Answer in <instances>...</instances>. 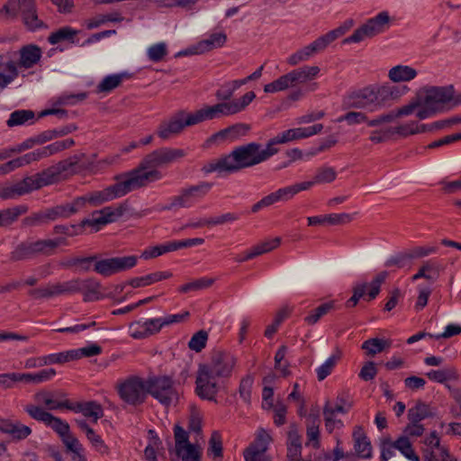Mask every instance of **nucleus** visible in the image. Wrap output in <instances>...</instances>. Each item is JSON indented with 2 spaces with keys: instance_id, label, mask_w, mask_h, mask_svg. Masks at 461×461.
I'll use <instances>...</instances> for the list:
<instances>
[{
  "instance_id": "3",
  "label": "nucleus",
  "mask_w": 461,
  "mask_h": 461,
  "mask_svg": "<svg viewBox=\"0 0 461 461\" xmlns=\"http://www.w3.org/2000/svg\"><path fill=\"white\" fill-rule=\"evenodd\" d=\"M144 178L145 177L139 176H131L127 172L123 175L115 176V179L117 180L115 184L111 185L103 190L95 191L86 195L78 196L77 199L84 200V209L86 208V203H90L93 206H98L104 203L122 197L134 190L140 189V185L141 184L143 185L142 181Z\"/></svg>"
},
{
  "instance_id": "37",
  "label": "nucleus",
  "mask_w": 461,
  "mask_h": 461,
  "mask_svg": "<svg viewBox=\"0 0 461 461\" xmlns=\"http://www.w3.org/2000/svg\"><path fill=\"white\" fill-rule=\"evenodd\" d=\"M353 438L355 441L354 448L357 455L362 458H370L372 456V446L360 428L354 431Z\"/></svg>"
},
{
  "instance_id": "51",
  "label": "nucleus",
  "mask_w": 461,
  "mask_h": 461,
  "mask_svg": "<svg viewBox=\"0 0 461 461\" xmlns=\"http://www.w3.org/2000/svg\"><path fill=\"white\" fill-rule=\"evenodd\" d=\"M34 119V113L31 110H16L10 114L6 123L9 127L23 125Z\"/></svg>"
},
{
  "instance_id": "29",
  "label": "nucleus",
  "mask_w": 461,
  "mask_h": 461,
  "mask_svg": "<svg viewBox=\"0 0 461 461\" xmlns=\"http://www.w3.org/2000/svg\"><path fill=\"white\" fill-rule=\"evenodd\" d=\"M417 107L416 104H410L408 105L402 106L398 109L396 112H390L386 114L378 115L376 118L372 119L367 122V126L369 127H378L384 123L393 122L395 119L411 114L415 108Z\"/></svg>"
},
{
  "instance_id": "58",
  "label": "nucleus",
  "mask_w": 461,
  "mask_h": 461,
  "mask_svg": "<svg viewBox=\"0 0 461 461\" xmlns=\"http://www.w3.org/2000/svg\"><path fill=\"white\" fill-rule=\"evenodd\" d=\"M95 260V256H89L86 258H70L63 265L67 267H78L80 270L87 272L91 268L92 263Z\"/></svg>"
},
{
  "instance_id": "49",
  "label": "nucleus",
  "mask_w": 461,
  "mask_h": 461,
  "mask_svg": "<svg viewBox=\"0 0 461 461\" xmlns=\"http://www.w3.org/2000/svg\"><path fill=\"white\" fill-rule=\"evenodd\" d=\"M34 400L38 403H43L48 410H58L65 408L63 405L66 402H69V400L58 402L52 399V395L50 392L41 391L34 394Z\"/></svg>"
},
{
  "instance_id": "44",
  "label": "nucleus",
  "mask_w": 461,
  "mask_h": 461,
  "mask_svg": "<svg viewBox=\"0 0 461 461\" xmlns=\"http://www.w3.org/2000/svg\"><path fill=\"white\" fill-rule=\"evenodd\" d=\"M50 222L48 209L31 213L22 221L23 228H30Z\"/></svg>"
},
{
  "instance_id": "41",
  "label": "nucleus",
  "mask_w": 461,
  "mask_h": 461,
  "mask_svg": "<svg viewBox=\"0 0 461 461\" xmlns=\"http://www.w3.org/2000/svg\"><path fill=\"white\" fill-rule=\"evenodd\" d=\"M417 76V71L411 67L398 65L389 70L388 77L393 82L411 81Z\"/></svg>"
},
{
  "instance_id": "31",
  "label": "nucleus",
  "mask_w": 461,
  "mask_h": 461,
  "mask_svg": "<svg viewBox=\"0 0 461 461\" xmlns=\"http://www.w3.org/2000/svg\"><path fill=\"white\" fill-rule=\"evenodd\" d=\"M336 176L337 173L332 167H324L316 171L312 180L296 183L295 185L305 186L301 189L302 192L312 188L316 184L330 183Z\"/></svg>"
},
{
  "instance_id": "22",
  "label": "nucleus",
  "mask_w": 461,
  "mask_h": 461,
  "mask_svg": "<svg viewBox=\"0 0 461 461\" xmlns=\"http://www.w3.org/2000/svg\"><path fill=\"white\" fill-rule=\"evenodd\" d=\"M63 405H65L67 410L74 412H82L85 417L92 419L95 423L104 416V410L101 404L95 401L85 402H72L69 401V402H66Z\"/></svg>"
},
{
  "instance_id": "5",
  "label": "nucleus",
  "mask_w": 461,
  "mask_h": 461,
  "mask_svg": "<svg viewBox=\"0 0 461 461\" xmlns=\"http://www.w3.org/2000/svg\"><path fill=\"white\" fill-rule=\"evenodd\" d=\"M61 244H66V239L23 240L18 243L11 251L9 259L12 262H18L31 260L39 256L49 257L53 255L56 249Z\"/></svg>"
},
{
  "instance_id": "4",
  "label": "nucleus",
  "mask_w": 461,
  "mask_h": 461,
  "mask_svg": "<svg viewBox=\"0 0 461 461\" xmlns=\"http://www.w3.org/2000/svg\"><path fill=\"white\" fill-rule=\"evenodd\" d=\"M0 14L6 20H14L20 14L25 29L32 32L49 28L38 15L35 0H7Z\"/></svg>"
},
{
  "instance_id": "45",
  "label": "nucleus",
  "mask_w": 461,
  "mask_h": 461,
  "mask_svg": "<svg viewBox=\"0 0 461 461\" xmlns=\"http://www.w3.org/2000/svg\"><path fill=\"white\" fill-rule=\"evenodd\" d=\"M281 239L276 237L272 240H266L260 244L252 247L247 251V258H254L262 254L267 253L280 245Z\"/></svg>"
},
{
  "instance_id": "27",
  "label": "nucleus",
  "mask_w": 461,
  "mask_h": 461,
  "mask_svg": "<svg viewBox=\"0 0 461 461\" xmlns=\"http://www.w3.org/2000/svg\"><path fill=\"white\" fill-rule=\"evenodd\" d=\"M18 66L26 69L33 68L42 56L41 49L35 44L23 46L19 50Z\"/></svg>"
},
{
  "instance_id": "23",
  "label": "nucleus",
  "mask_w": 461,
  "mask_h": 461,
  "mask_svg": "<svg viewBox=\"0 0 461 461\" xmlns=\"http://www.w3.org/2000/svg\"><path fill=\"white\" fill-rule=\"evenodd\" d=\"M47 209L50 221L58 219H67L84 210V200L75 198L71 203L58 204Z\"/></svg>"
},
{
  "instance_id": "14",
  "label": "nucleus",
  "mask_w": 461,
  "mask_h": 461,
  "mask_svg": "<svg viewBox=\"0 0 461 461\" xmlns=\"http://www.w3.org/2000/svg\"><path fill=\"white\" fill-rule=\"evenodd\" d=\"M127 210V203H122L116 207L107 206L99 211H95L90 218L81 221V227H92L95 231H98L102 226L116 221Z\"/></svg>"
},
{
  "instance_id": "46",
  "label": "nucleus",
  "mask_w": 461,
  "mask_h": 461,
  "mask_svg": "<svg viewBox=\"0 0 461 461\" xmlns=\"http://www.w3.org/2000/svg\"><path fill=\"white\" fill-rule=\"evenodd\" d=\"M393 444L395 449L399 450L409 460L420 461V457L415 454L407 436L398 438Z\"/></svg>"
},
{
  "instance_id": "43",
  "label": "nucleus",
  "mask_w": 461,
  "mask_h": 461,
  "mask_svg": "<svg viewBox=\"0 0 461 461\" xmlns=\"http://www.w3.org/2000/svg\"><path fill=\"white\" fill-rule=\"evenodd\" d=\"M202 171L204 174H210V173H212V172L232 173V169H231V167H230V163L228 155L224 156L222 158H220L218 159H215V160H212V161H210V162L206 163L202 167Z\"/></svg>"
},
{
  "instance_id": "2",
  "label": "nucleus",
  "mask_w": 461,
  "mask_h": 461,
  "mask_svg": "<svg viewBox=\"0 0 461 461\" xmlns=\"http://www.w3.org/2000/svg\"><path fill=\"white\" fill-rule=\"evenodd\" d=\"M187 152L184 149H176L163 147L147 154L140 161L138 167L129 171L131 176H139L145 177L140 188L147 186L149 183L159 180L162 177L161 173L157 170L158 167H167L172 163L177 162L186 156Z\"/></svg>"
},
{
  "instance_id": "20",
  "label": "nucleus",
  "mask_w": 461,
  "mask_h": 461,
  "mask_svg": "<svg viewBox=\"0 0 461 461\" xmlns=\"http://www.w3.org/2000/svg\"><path fill=\"white\" fill-rule=\"evenodd\" d=\"M230 115H233L230 103L221 102L213 105H205L194 113H192L193 118L187 122H193L196 125L205 121L220 119Z\"/></svg>"
},
{
  "instance_id": "36",
  "label": "nucleus",
  "mask_w": 461,
  "mask_h": 461,
  "mask_svg": "<svg viewBox=\"0 0 461 461\" xmlns=\"http://www.w3.org/2000/svg\"><path fill=\"white\" fill-rule=\"evenodd\" d=\"M31 193L26 177L15 184L0 190V198L4 200L15 199Z\"/></svg>"
},
{
  "instance_id": "6",
  "label": "nucleus",
  "mask_w": 461,
  "mask_h": 461,
  "mask_svg": "<svg viewBox=\"0 0 461 461\" xmlns=\"http://www.w3.org/2000/svg\"><path fill=\"white\" fill-rule=\"evenodd\" d=\"M212 183L201 182L198 185L182 188L177 195L172 196L169 203L158 205L157 211H176L180 208L191 207L203 199L212 189Z\"/></svg>"
},
{
  "instance_id": "8",
  "label": "nucleus",
  "mask_w": 461,
  "mask_h": 461,
  "mask_svg": "<svg viewBox=\"0 0 461 461\" xmlns=\"http://www.w3.org/2000/svg\"><path fill=\"white\" fill-rule=\"evenodd\" d=\"M320 72L317 66H304L291 72L281 76L273 82L265 85L264 91L266 93H276L294 86L297 84L305 83L312 80Z\"/></svg>"
},
{
  "instance_id": "60",
  "label": "nucleus",
  "mask_w": 461,
  "mask_h": 461,
  "mask_svg": "<svg viewBox=\"0 0 461 461\" xmlns=\"http://www.w3.org/2000/svg\"><path fill=\"white\" fill-rule=\"evenodd\" d=\"M256 98L253 91L247 92L240 99L229 102L233 114L240 113Z\"/></svg>"
},
{
  "instance_id": "54",
  "label": "nucleus",
  "mask_w": 461,
  "mask_h": 461,
  "mask_svg": "<svg viewBox=\"0 0 461 461\" xmlns=\"http://www.w3.org/2000/svg\"><path fill=\"white\" fill-rule=\"evenodd\" d=\"M24 411L33 420L47 424L51 413L45 411L42 407L35 404H27L24 406Z\"/></svg>"
},
{
  "instance_id": "55",
  "label": "nucleus",
  "mask_w": 461,
  "mask_h": 461,
  "mask_svg": "<svg viewBox=\"0 0 461 461\" xmlns=\"http://www.w3.org/2000/svg\"><path fill=\"white\" fill-rule=\"evenodd\" d=\"M77 278L52 285L53 294L55 296L68 295L77 293L78 287L77 286Z\"/></svg>"
},
{
  "instance_id": "34",
  "label": "nucleus",
  "mask_w": 461,
  "mask_h": 461,
  "mask_svg": "<svg viewBox=\"0 0 461 461\" xmlns=\"http://www.w3.org/2000/svg\"><path fill=\"white\" fill-rule=\"evenodd\" d=\"M336 309L335 301L325 302L316 308L311 310L303 318L304 322L309 326L315 325L321 318Z\"/></svg>"
},
{
  "instance_id": "11",
  "label": "nucleus",
  "mask_w": 461,
  "mask_h": 461,
  "mask_svg": "<svg viewBox=\"0 0 461 461\" xmlns=\"http://www.w3.org/2000/svg\"><path fill=\"white\" fill-rule=\"evenodd\" d=\"M147 391L161 404L169 406L178 400V392L170 376H155L147 380Z\"/></svg>"
},
{
  "instance_id": "61",
  "label": "nucleus",
  "mask_w": 461,
  "mask_h": 461,
  "mask_svg": "<svg viewBox=\"0 0 461 461\" xmlns=\"http://www.w3.org/2000/svg\"><path fill=\"white\" fill-rule=\"evenodd\" d=\"M147 55L149 59L153 62L161 61L165 56L167 55V44L165 42H159L151 45L147 50Z\"/></svg>"
},
{
  "instance_id": "63",
  "label": "nucleus",
  "mask_w": 461,
  "mask_h": 461,
  "mask_svg": "<svg viewBox=\"0 0 461 461\" xmlns=\"http://www.w3.org/2000/svg\"><path fill=\"white\" fill-rule=\"evenodd\" d=\"M46 426L51 428L61 438H64L69 433V425L68 422L62 420L60 418L55 417L51 414Z\"/></svg>"
},
{
  "instance_id": "15",
  "label": "nucleus",
  "mask_w": 461,
  "mask_h": 461,
  "mask_svg": "<svg viewBox=\"0 0 461 461\" xmlns=\"http://www.w3.org/2000/svg\"><path fill=\"white\" fill-rule=\"evenodd\" d=\"M337 32L338 31H330L326 34L320 36L311 44L292 54L287 59V63L291 66H296L302 61L308 60L315 53L324 50L331 42L337 39Z\"/></svg>"
},
{
  "instance_id": "42",
  "label": "nucleus",
  "mask_w": 461,
  "mask_h": 461,
  "mask_svg": "<svg viewBox=\"0 0 461 461\" xmlns=\"http://www.w3.org/2000/svg\"><path fill=\"white\" fill-rule=\"evenodd\" d=\"M77 32H78L77 30L69 26H64L51 32L48 37V41L51 45H55L65 41L74 42V38L77 35Z\"/></svg>"
},
{
  "instance_id": "59",
  "label": "nucleus",
  "mask_w": 461,
  "mask_h": 461,
  "mask_svg": "<svg viewBox=\"0 0 461 461\" xmlns=\"http://www.w3.org/2000/svg\"><path fill=\"white\" fill-rule=\"evenodd\" d=\"M307 446H312L314 448L320 447V430H319V424L316 420V419H313L312 421L307 424Z\"/></svg>"
},
{
  "instance_id": "17",
  "label": "nucleus",
  "mask_w": 461,
  "mask_h": 461,
  "mask_svg": "<svg viewBox=\"0 0 461 461\" xmlns=\"http://www.w3.org/2000/svg\"><path fill=\"white\" fill-rule=\"evenodd\" d=\"M455 89L452 85L445 86H429L425 89L423 104L439 112L447 104H454Z\"/></svg>"
},
{
  "instance_id": "21",
  "label": "nucleus",
  "mask_w": 461,
  "mask_h": 461,
  "mask_svg": "<svg viewBox=\"0 0 461 461\" xmlns=\"http://www.w3.org/2000/svg\"><path fill=\"white\" fill-rule=\"evenodd\" d=\"M272 440L270 435L264 429H259L255 441L245 449L244 457L246 461H271L265 452Z\"/></svg>"
},
{
  "instance_id": "30",
  "label": "nucleus",
  "mask_w": 461,
  "mask_h": 461,
  "mask_svg": "<svg viewBox=\"0 0 461 461\" xmlns=\"http://www.w3.org/2000/svg\"><path fill=\"white\" fill-rule=\"evenodd\" d=\"M375 102L377 109L384 107L387 103L391 100L398 98L401 95V92L398 87L391 85H384L381 86H374Z\"/></svg>"
},
{
  "instance_id": "47",
  "label": "nucleus",
  "mask_w": 461,
  "mask_h": 461,
  "mask_svg": "<svg viewBox=\"0 0 461 461\" xmlns=\"http://www.w3.org/2000/svg\"><path fill=\"white\" fill-rule=\"evenodd\" d=\"M431 411L428 404L418 402L415 406L408 411V419L411 422H420L422 420L430 417Z\"/></svg>"
},
{
  "instance_id": "26",
  "label": "nucleus",
  "mask_w": 461,
  "mask_h": 461,
  "mask_svg": "<svg viewBox=\"0 0 461 461\" xmlns=\"http://www.w3.org/2000/svg\"><path fill=\"white\" fill-rule=\"evenodd\" d=\"M0 431L10 435L14 439L23 440L32 434V429L19 420H0Z\"/></svg>"
},
{
  "instance_id": "53",
  "label": "nucleus",
  "mask_w": 461,
  "mask_h": 461,
  "mask_svg": "<svg viewBox=\"0 0 461 461\" xmlns=\"http://www.w3.org/2000/svg\"><path fill=\"white\" fill-rule=\"evenodd\" d=\"M214 283L212 278H199L190 283L185 284L178 288V291L186 294L192 291H198L210 287Z\"/></svg>"
},
{
  "instance_id": "57",
  "label": "nucleus",
  "mask_w": 461,
  "mask_h": 461,
  "mask_svg": "<svg viewBox=\"0 0 461 461\" xmlns=\"http://www.w3.org/2000/svg\"><path fill=\"white\" fill-rule=\"evenodd\" d=\"M208 340L207 331L201 330L195 332L188 342V348L195 352H201L206 346Z\"/></svg>"
},
{
  "instance_id": "9",
  "label": "nucleus",
  "mask_w": 461,
  "mask_h": 461,
  "mask_svg": "<svg viewBox=\"0 0 461 461\" xmlns=\"http://www.w3.org/2000/svg\"><path fill=\"white\" fill-rule=\"evenodd\" d=\"M391 18L388 12L384 11L370 18L357 28L350 36L342 41L343 44L358 43L366 39L373 38L389 29Z\"/></svg>"
},
{
  "instance_id": "18",
  "label": "nucleus",
  "mask_w": 461,
  "mask_h": 461,
  "mask_svg": "<svg viewBox=\"0 0 461 461\" xmlns=\"http://www.w3.org/2000/svg\"><path fill=\"white\" fill-rule=\"evenodd\" d=\"M304 186L295 185L294 184L292 185L279 188L276 191L264 196L258 202L254 203L251 207V212L253 213H257L263 208L269 207L276 203L287 202L291 200L294 195L299 194L301 192V189Z\"/></svg>"
},
{
  "instance_id": "13",
  "label": "nucleus",
  "mask_w": 461,
  "mask_h": 461,
  "mask_svg": "<svg viewBox=\"0 0 461 461\" xmlns=\"http://www.w3.org/2000/svg\"><path fill=\"white\" fill-rule=\"evenodd\" d=\"M259 148L260 144L257 142H250L235 148L228 155L232 173L262 163Z\"/></svg>"
},
{
  "instance_id": "25",
  "label": "nucleus",
  "mask_w": 461,
  "mask_h": 461,
  "mask_svg": "<svg viewBox=\"0 0 461 461\" xmlns=\"http://www.w3.org/2000/svg\"><path fill=\"white\" fill-rule=\"evenodd\" d=\"M77 286L78 287L77 293L83 294V300L85 302L96 301L102 298L100 293L101 284L93 277L81 279L77 278Z\"/></svg>"
},
{
  "instance_id": "39",
  "label": "nucleus",
  "mask_w": 461,
  "mask_h": 461,
  "mask_svg": "<svg viewBox=\"0 0 461 461\" xmlns=\"http://www.w3.org/2000/svg\"><path fill=\"white\" fill-rule=\"evenodd\" d=\"M249 130V125L245 123H236L223 130H221L220 131L212 135V139H213L214 140H217L219 139L234 140L245 135Z\"/></svg>"
},
{
  "instance_id": "24",
  "label": "nucleus",
  "mask_w": 461,
  "mask_h": 461,
  "mask_svg": "<svg viewBox=\"0 0 461 461\" xmlns=\"http://www.w3.org/2000/svg\"><path fill=\"white\" fill-rule=\"evenodd\" d=\"M31 192L43 186L52 185L59 180L58 172L54 167H50L40 173L26 176Z\"/></svg>"
},
{
  "instance_id": "50",
  "label": "nucleus",
  "mask_w": 461,
  "mask_h": 461,
  "mask_svg": "<svg viewBox=\"0 0 461 461\" xmlns=\"http://www.w3.org/2000/svg\"><path fill=\"white\" fill-rule=\"evenodd\" d=\"M84 157V154L75 155L59 162L54 166L59 176L64 172H75L77 170V167Z\"/></svg>"
},
{
  "instance_id": "52",
  "label": "nucleus",
  "mask_w": 461,
  "mask_h": 461,
  "mask_svg": "<svg viewBox=\"0 0 461 461\" xmlns=\"http://www.w3.org/2000/svg\"><path fill=\"white\" fill-rule=\"evenodd\" d=\"M340 357L341 353L338 351L337 354L330 356L321 366L316 369L317 378L319 381L324 380L331 374Z\"/></svg>"
},
{
  "instance_id": "1",
  "label": "nucleus",
  "mask_w": 461,
  "mask_h": 461,
  "mask_svg": "<svg viewBox=\"0 0 461 461\" xmlns=\"http://www.w3.org/2000/svg\"><path fill=\"white\" fill-rule=\"evenodd\" d=\"M237 358L226 351H214L209 364L200 365L196 374L195 393L208 401H212L218 393L217 377L228 378L231 375Z\"/></svg>"
},
{
  "instance_id": "7",
  "label": "nucleus",
  "mask_w": 461,
  "mask_h": 461,
  "mask_svg": "<svg viewBox=\"0 0 461 461\" xmlns=\"http://www.w3.org/2000/svg\"><path fill=\"white\" fill-rule=\"evenodd\" d=\"M189 316V312L170 314L161 318L149 319L144 322L134 321L131 323V336L136 339H142L158 333L165 326L182 322Z\"/></svg>"
},
{
  "instance_id": "12",
  "label": "nucleus",
  "mask_w": 461,
  "mask_h": 461,
  "mask_svg": "<svg viewBox=\"0 0 461 461\" xmlns=\"http://www.w3.org/2000/svg\"><path fill=\"white\" fill-rule=\"evenodd\" d=\"M95 256L93 270L104 277L131 269L138 262V257L134 255L107 258H101L96 254Z\"/></svg>"
},
{
  "instance_id": "38",
  "label": "nucleus",
  "mask_w": 461,
  "mask_h": 461,
  "mask_svg": "<svg viewBox=\"0 0 461 461\" xmlns=\"http://www.w3.org/2000/svg\"><path fill=\"white\" fill-rule=\"evenodd\" d=\"M131 74L122 72L119 74H113L105 77L97 86L98 93H109L118 87L122 81L130 79Z\"/></svg>"
},
{
  "instance_id": "56",
  "label": "nucleus",
  "mask_w": 461,
  "mask_h": 461,
  "mask_svg": "<svg viewBox=\"0 0 461 461\" xmlns=\"http://www.w3.org/2000/svg\"><path fill=\"white\" fill-rule=\"evenodd\" d=\"M387 276L388 273L386 271H382L374 277L371 283L367 284V287H369V291L367 293L368 301L376 298L380 293L381 285L383 283H384Z\"/></svg>"
},
{
  "instance_id": "62",
  "label": "nucleus",
  "mask_w": 461,
  "mask_h": 461,
  "mask_svg": "<svg viewBox=\"0 0 461 461\" xmlns=\"http://www.w3.org/2000/svg\"><path fill=\"white\" fill-rule=\"evenodd\" d=\"M207 454L212 455L214 457H222L221 436L218 431H213L211 435Z\"/></svg>"
},
{
  "instance_id": "40",
  "label": "nucleus",
  "mask_w": 461,
  "mask_h": 461,
  "mask_svg": "<svg viewBox=\"0 0 461 461\" xmlns=\"http://www.w3.org/2000/svg\"><path fill=\"white\" fill-rule=\"evenodd\" d=\"M427 377L434 382L444 384L447 381H457L459 374L454 366H447L443 369L430 370L426 374Z\"/></svg>"
},
{
  "instance_id": "32",
  "label": "nucleus",
  "mask_w": 461,
  "mask_h": 461,
  "mask_svg": "<svg viewBox=\"0 0 461 461\" xmlns=\"http://www.w3.org/2000/svg\"><path fill=\"white\" fill-rule=\"evenodd\" d=\"M227 36L224 32H216L211 34L207 39L201 41L195 46L194 51L190 53H204L213 49L220 48L226 42Z\"/></svg>"
},
{
  "instance_id": "16",
  "label": "nucleus",
  "mask_w": 461,
  "mask_h": 461,
  "mask_svg": "<svg viewBox=\"0 0 461 461\" xmlns=\"http://www.w3.org/2000/svg\"><path fill=\"white\" fill-rule=\"evenodd\" d=\"M192 118V113H188L185 110H179L167 120L160 122L157 129V134L162 140H168L182 132L185 127L195 125L193 122H187Z\"/></svg>"
},
{
  "instance_id": "19",
  "label": "nucleus",
  "mask_w": 461,
  "mask_h": 461,
  "mask_svg": "<svg viewBox=\"0 0 461 461\" xmlns=\"http://www.w3.org/2000/svg\"><path fill=\"white\" fill-rule=\"evenodd\" d=\"M344 105L347 108L366 109L370 112L378 111L373 86L349 94L344 100Z\"/></svg>"
},
{
  "instance_id": "28",
  "label": "nucleus",
  "mask_w": 461,
  "mask_h": 461,
  "mask_svg": "<svg viewBox=\"0 0 461 461\" xmlns=\"http://www.w3.org/2000/svg\"><path fill=\"white\" fill-rule=\"evenodd\" d=\"M444 270V266L436 260H427L422 263L418 272L412 276L411 280L424 278L430 283L437 281L440 273Z\"/></svg>"
},
{
  "instance_id": "33",
  "label": "nucleus",
  "mask_w": 461,
  "mask_h": 461,
  "mask_svg": "<svg viewBox=\"0 0 461 461\" xmlns=\"http://www.w3.org/2000/svg\"><path fill=\"white\" fill-rule=\"evenodd\" d=\"M29 210L26 204H19L14 207L0 210V228L8 227L14 223L20 216Z\"/></svg>"
},
{
  "instance_id": "64",
  "label": "nucleus",
  "mask_w": 461,
  "mask_h": 461,
  "mask_svg": "<svg viewBox=\"0 0 461 461\" xmlns=\"http://www.w3.org/2000/svg\"><path fill=\"white\" fill-rule=\"evenodd\" d=\"M393 135H394L393 127H382L372 131L369 140L374 143H382L388 140Z\"/></svg>"
},
{
  "instance_id": "35",
  "label": "nucleus",
  "mask_w": 461,
  "mask_h": 461,
  "mask_svg": "<svg viewBox=\"0 0 461 461\" xmlns=\"http://www.w3.org/2000/svg\"><path fill=\"white\" fill-rule=\"evenodd\" d=\"M172 276L171 272H154L144 276L134 277L128 281V285H130L133 288L144 287L154 283L167 279Z\"/></svg>"
},
{
  "instance_id": "48",
  "label": "nucleus",
  "mask_w": 461,
  "mask_h": 461,
  "mask_svg": "<svg viewBox=\"0 0 461 461\" xmlns=\"http://www.w3.org/2000/svg\"><path fill=\"white\" fill-rule=\"evenodd\" d=\"M391 346L388 340L381 339L378 338L369 339L362 344V348L366 351L368 356L374 357L375 355L384 351L386 348Z\"/></svg>"
},
{
  "instance_id": "10",
  "label": "nucleus",
  "mask_w": 461,
  "mask_h": 461,
  "mask_svg": "<svg viewBox=\"0 0 461 461\" xmlns=\"http://www.w3.org/2000/svg\"><path fill=\"white\" fill-rule=\"evenodd\" d=\"M117 393L122 401L125 403L137 406L142 404L147 397V381L131 375L120 381L116 384Z\"/></svg>"
}]
</instances>
